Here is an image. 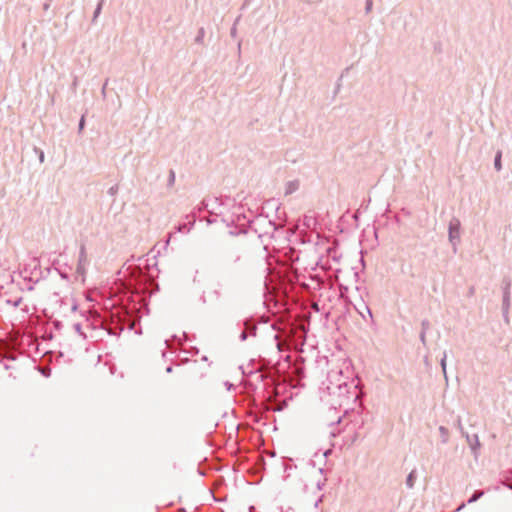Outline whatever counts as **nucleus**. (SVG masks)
<instances>
[{
  "instance_id": "nucleus-1",
  "label": "nucleus",
  "mask_w": 512,
  "mask_h": 512,
  "mask_svg": "<svg viewBox=\"0 0 512 512\" xmlns=\"http://www.w3.org/2000/svg\"><path fill=\"white\" fill-rule=\"evenodd\" d=\"M248 223L249 229L257 233L259 238L263 236L273 237L275 231L279 229L278 225L273 220H270L263 215L256 216Z\"/></svg>"
},
{
  "instance_id": "nucleus-2",
  "label": "nucleus",
  "mask_w": 512,
  "mask_h": 512,
  "mask_svg": "<svg viewBox=\"0 0 512 512\" xmlns=\"http://www.w3.org/2000/svg\"><path fill=\"white\" fill-rule=\"evenodd\" d=\"M510 288H511V279L509 277H505L502 280V291H503V299H502V314L504 320L509 322V309H510Z\"/></svg>"
},
{
  "instance_id": "nucleus-3",
  "label": "nucleus",
  "mask_w": 512,
  "mask_h": 512,
  "mask_svg": "<svg viewBox=\"0 0 512 512\" xmlns=\"http://www.w3.org/2000/svg\"><path fill=\"white\" fill-rule=\"evenodd\" d=\"M460 228V220L456 217H453L448 225V239L453 246L454 252H456L457 244L460 242Z\"/></svg>"
},
{
  "instance_id": "nucleus-4",
  "label": "nucleus",
  "mask_w": 512,
  "mask_h": 512,
  "mask_svg": "<svg viewBox=\"0 0 512 512\" xmlns=\"http://www.w3.org/2000/svg\"><path fill=\"white\" fill-rule=\"evenodd\" d=\"M214 204L222 205L218 197H214L211 200L203 199L201 203L197 207H195L192 212H195L197 214L204 210H207L209 213H214Z\"/></svg>"
},
{
  "instance_id": "nucleus-5",
  "label": "nucleus",
  "mask_w": 512,
  "mask_h": 512,
  "mask_svg": "<svg viewBox=\"0 0 512 512\" xmlns=\"http://www.w3.org/2000/svg\"><path fill=\"white\" fill-rule=\"evenodd\" d=\"M462 436L465 437L474 457L477 458L478 450L480 449V446H481L478 435L477 434L470 435L468 432L462 431Z\"/></svg>"
},
{
  "instance_id": "nucleus-6",
  "label": "nucleus",
  "mask_w": 512,
  "mask_h": 512,
  "mask_svg": "<svg viewBox=\"0 0 512 512\" xmlns=\"http://www.w3.org/2000/svg\"><path fill=\"white\" fill-rule=\"evenodd\" d=\"M88 263L87 254L85 250V246L81 245L80 251H79V258H78V264L76 268V273L78 275L84 276L86 273L85 266Z\"/></svg>"
},
{
  "instance_id": "nucleus-7",
  "label": "nucleus",
  "mask_w": 512,
  "mask_h": 512,
  "mask_svg": "<svg viewBox=\"0 0 512 512\" xmlns=\"http://www.w3.org/2000/svg\"><path fill=\"white\" fill-rule=\"evenodd\" d=\"M186 219L188 220L187 223H181L177 226L178 232H189L193 228L196 222V213L191 212L190 214L186 215Z\"/></svg>"
},
{
  "instance_id": "nucleus-8",
  "label": "nucleus",
  "mask_w": 512,
  "mask_h": 512,
  "mask_svg": "<svg viewBox=\"0 0 512 512\" xmlns=\"http://www.w3.org/2000/svg\"><path fill=\"white\" fill-rule=\"evenodd\" d=\"M317 219L314 212L309 211L303 217V226L308 230H316L317 228Z\"/></svg>"
},
{
  "instance_id": "nucleus-9",
  "label": "nucleus",
  "mask_w": 512,
  "mask_h": 512,
  "mask_svg": "<svg viewBox=\"0 0 512 512\" xmlns=\"http://www.w3.org/2000/svg\"><path fill=\"white\" fill-rule=\"evenodd\" d=\"M38 270L37 266L35 265L34 269L30 271V275H28V269L25 267L20 273L23 276V279L25 281H30L33 283H37L39 279L37 278L35 281L33 280L32 276L36 271Z\"/></svg>"
},
{
  "instance_id": "nucleus-10",
  "label": "nucleus",
  "mask_w": 512,
  "mask_h": 512,
  "mask_svg": "<svg viewBox=\"0 0 512 512\" xmlns=\"http://www.w3.org/2000/svg\"><path fill=\"white\" fill-rule=\"evenodd\" d=\"M244 327L248 334H250L251 336H256V332H257V326L255 323H253L252 321L250 320H246L244 322Z\"/></svg>"
},
{
  "instance_id": "nucleus-11",
  "label": "nucleus",
  "mask_w": 512,
  "mask_h": 512,
  "mask_svg": "<svg viewBox=\"0 0 512 512\" xmlns=\"http://www.w3.org/2000/svg\"><path fill=\"white\" fill-rule=\"evenodd\" d=\"M417 478V473L415 470H412L407 478H406V486L409 488V489H412L414 487V484H415V480Z\"/></svg>"
},
{
  "instance_id": "nucleus-12",
  "label": "nucleus",
  "mask_w": 512,
  "mask_h": 512,
  "mask_svg": "<svg viewBox=\"0 0 512 512\" xmlns=\"http://www.w3.org/2000/svg\"><path fill=\"white\" fill-rule=\"evenodd\" d=\"M494 168L496 171H500L502 169V151H497L494 157Z\"/></svg>"
},
{
  "instance_id": "nucleus-13",
  "label": "nucleus",
  "mask_w": 512,
  "mask_h": 512,
  "mask_svg": "<svg viewBox=\"0 0 512 512\" xmlns=\"http://www.w3.org/2000/svg\"><path fill=\"white\" fill-rule=\"evenodd\" d=\"M484 495V491L483 490H475L472 495L470 496V498L468 499L467 503L468 504H472V503H475L476 501H478L482 496Z\"/></svg>"
},
{
  "instance_id": "nucleus-14",
  "label": "nucleus",
  "mask_w": 512,
  "mask_h": 512,
  "mask_svg": "<svg viewBox=\"0 0 512 512\" xmlns=\"http://www.w3.org/2000/svg\"><path fill=\"white\" fill-rule=\"evenodd\" d=\"M105 0H99L93 13L92 22L95 23L99 15L101 14Z\"/></svg>"
},
{
  "instance_id": "nucleus-15",
  "label": "nucleus",
  "mask_w": 512,
  "mask_h": 512,
  "mask_svg": "<svg viewBox=\"0 0 512 512\" xmlns=\"http://www.w3.org/2000/svg\"><path fill=\"white\" fill-rule=\"evenodd\" d=\"M439 432H440V435H441V442L443 444H446L449 440V430L444 427V426H440L439 427Z\"/></svg>"
},
{
  "instance_id": "nucleus-16",
  "label": "nucleus",
  "mask_w": 512,
  "mask_h": 512,
  "mask_svg": "<svg viewBox=\"0 0 512 512\" xmlns=\"http://www.w3.org/2000/svg\"><path fill=\"white\" fill-rule=\"evenodd\" d=\"M247 233H248V228H246V227H241V228H237V227H236L235 229L229 230V232H228V234H229L230 236H234V237H235V236H239V235H241V234H244V235H245V234H247Z\"/></svg>"
},
{
  "instance_id": "nucleus-17",
  "label": "nucleus",
  "mask_w": 512,
  "mask_h": 512,
  "mask_svg": "<svg viewBox=\"0 0 512 512\" xmlns=\"http://www.w3.org/2000/svg\"><path fill=\"white\" fill-rule=\"evenodd\" d=\"M284 472L286 473L285 478H288L290 476V471L293 468H296V465L292 463V460L284 461Z\"/></svg>"
},
{
  "instance_id": "nucleus-18",
  "label": "nucleus",
  "mask_w": 512,
  "mask_h": 512,
  "mask_svg": "<svg viewBox=\"0 0 512 512\" xmlns=\"http://www.w3.org/2000/svg\"><path fill=\"white\" fill-rule=\"evenodd\" d=\"M299 187V183L297 181H290L288 182L287 184V187H286V194H292L293 192H295Z\"/></svg>"
},
{
  "instance_id": "nucleus-19",
  "label": "nucleus",
  "mask_w": 512,
  "mask_h": 512,
  "mask_svg": "<svg viewBox=\"0 0 512 512\" xmlns=\"http://www.w3.org/2000/svg\"><path fill=\"white\" fill-rule=\"evenodd\" d=\"M446 360H447V353L446 351L443 352V356L440 360V365H441V368H442V371H443V374H444V377L445 379L447 380L448 377H447V373H446V367H447V363H446Z\"/></svg>"
},
{
  "instance_id": "nucleus-20",
  "label": "nucleus",
  "mask_w": 512,
  "mask_h": 512,
  "mask_svg": "<svg viewBox=\"0 0 512 512\" xmlns=\"http://www.w3.org/2000/svg\"><path fill=\"white\" fill-rule=\"evenodd\" d=\"M205 37V29L201 27L195 37V43L202 44Z\"/></svg>"
},
{
  "instance_id": "nucleus-21",
  "label": "nucleus",
  "mask_w": 512,
  "mask_h": 512,
  "mask_svg": "<svg viewBox=\"0 0 512 512\" xmlns=\"http://www.w3.org/2000/svg\"><path fill=\"white\" fill-rule=\"evenodd\" d=\"M21 302H22V297H19L15 300H12V299L6 300V304L11 305L13 307H18L21 304Z\"/></svg>"
},
{
  "instance_id": "nucleus-22",
  "label": "nucleus",
  "mask_w": 512,
  "mask_h": 512,
  "mask_svg": "<svg viewBox=\"0 0 512 512\" xmlns=\"http://www.w3.org/2000/svg\"><path fill=\"white\" fill-rule=\"evenodd\" d=\"M174 183H175V172H174V170L171 169L169 171V177H168L167 185H168V187H172L174 185Z\"/></svg>"
},
{
  "instance_id": "nucleus-23",
  "label": "nucleus",
  "mask_w": 512,
  "mask_h": 512,
  "mask_svg": "<svg viewBox=\"0 0 512 512\" xmlns=\"http://www.w3.org/2000/svg\"><path fill=\"white\" fill-rule=\"evenodd\" d=\"M240 20V17H237L232 28L230 29V35L231 37L235 38L237 36V28H236V25L237 23L239 22Z\"/></svg>"
},
{
  "instance_id": "nucleus-24",
  "label": "nucleus",
  "mask_w": 512,
  "mask_h": 512,
  "mask_svg": "<svg viewBox=\"0 0 512 512\" xmlns=\"http://www.w3.org/2000/svg\"><path fill=\"white\" fill-rule=\"evenodd\" d=\"M430 328V322L427 319L421 322V332H427Z\"/></svg>"
},
{
  "instance_id": "nucleus-25",
  "label": "nucleus",
  "mask_w": 512,
  "mask_h": 512,
  "mask_svg": "<svg viewBox=\"0 0 512 512\" xmlns=\"http://www.w3.org/2000/svg\"><path fill=\"white\" fill-rule=\"evenodd\" d=\"M372 7H373V0H366L365 13L369 14L372 11Z\"/></svg>"
},
{
  "instance_id": "nucleus-26",
  "label": "nucleus",
  "mask_w": 512,
  "mask_h": 512,
  "mask_svg": "<svg viewBox=\"0 0 512 512\" xmlns=\"http://www.w3.org/2000/svg\"><path fill=\"white\" fill-rule=\"evenodd\" d=\"M118 189H119L118 185H117V184H115V185L111 186V187L108 189L107 193H108L110 196H115V195L117 194V192H118Z\"/></svg>"
},
{
  "instance_id": "nucleus-27",
  "label": "nucleus",
  "mask_w": 512,
  "mask_h": 512,
  "mask_svg": "<svg viewBox=\"0 0 512 512\" xmlns=\"http://www.w3.org/2000/svg\"><path fill=\"white\" fill-rule=\"evenodd\" d=\"M84 127H85V118H84V116H82L78 123L79 132H81L84 129Z\"/></svg>"
},
{
  "instance_id": "nucleus-28",
  "label": "nucleus",
  "mask_w": 512,
  "mask_h": 512,
  "mask_svg": "<svg viewBox=\"0 0 512 512\" xmlns=\"http://www.w3.org/2000/svg\"><path fill=\"white\" fill-rule=\"evenodd\" d=\"M249 336H251V335L248 334V332L246 330H243L239 335V339H240V341H245Z\"/></svg>"
},
{
  "instance_id": "nucleus-29",
  "label": "nucleus",
  "mask_w": 512,
  "mask_h": 512,
  "mask_svg": "<svg viewBox=\"0 0 512 512\" xmlns=\"http://www.w3.org/2000/svg\"><path fill=\"white\" fill-rule=\"evenodd\" d=\"M35 152L38 153L39 161L41 163H43L44 162V158H45L44 152L42 150H40V149H37V148H35Z\"/></svg>"
},
{
  "instance_id": "nucleus-30",
  "label": "nucleus",
  "mask_w": 512,
  "mask_h": 512,
  "mask_svg": "<svg viewBox=\"0 0 512 512\" xmlns=\"http://www.w3.org/2000/svg\"><path fill=\"white\" fill-rule=\"evenodd\" d=\"M420 341L423 343V345H426V332H420Z\"/></svg>"
},
{
  "instance_id": "nucleus-31",
  "label": "nucleus",
  "mask_w": 512,
  "mask_h": 512,
  "mask_svg": "<svg viewBox=\"0 0 512 512\" xmlns=\"http://www.w3.org/2000/svg\"><path fill=\"white\" fill-rule=\"evenodd\" d=\"M81 328H82V327H81V324H80V323H75V324H74V329H75V331L82 335L83 333H82Z\"/></svg>"
},
{
  "instance_id": "nucleus-32",
  "label": "nucleus",
  "mask_w": 512,
  "mask_h": 512,
  "mask_svg": "<svg viewBox=\"0 0 512 512\" xmlns=\"http://www.w3.org/2000/svg\"><path fill=\"white\" fill-rule=\"evenodd\" d=\"M58 273L62 279L69 280V276L66 272H62V271L58 270Z\"/></svg>"
},
{
  "instance_id": "nucleus-33",
  "label": "nucleus",
  "mask_w": 512,
  "mask_h": 512,
  "mask_svg": "<svg viewBox=\"0 0 512 512\" xmlns=\"http://www.w3.org/2000/svg\"><path fill=\"white\" fill-rule=\"evenodd\" d=\"M325 484V479L323 481L319 480L317 481V489L321 490Z\"/></svg>"
},
{
  "instance_id": "nucleus-34",
  "label": "nucleus",
  "mask_w": 512,
  "mask_h": 512,
  "mask_svg": "<svg viewBox=\"0 0 512 512\" xmlns=\"http://www.w3.org/2000/svg\"><path fill=\"white\" fill-rule=\"evenodd\" d=\"M457 427L459 428L460 432L462 433V431H465L463 426H462V423H461V420L458 419L457 420Z\"/></svg>"
},
{
  "instance_id": "nucleus-35",
  "label": "nucleus",
  "mask_w": 512,
  "mask_h": 512,
  "mask_svg": "<svg viewBox=\"0 0 512 512\" xmlns=\"http://www.w3.org/2000/svg\"><path fill=\"white\" fill-rule=\"evenodd\" d=\"M172 370H173V367L171 365L166 367V372L167 373H171Z\"/></svg>"
},
{
  "instance_id": "nucleus-36",
  "label": "nucleus",
  "mask_w": 512,
  "mask_h": 512,
  "mask_svg": "<svg viewBox=\"0 0 512 512\" xmlns=\"http://www.w3.org/2000/svg\"><path fill=\"white\" fill-rule=\"evenodd\" d=\"M322 501V497H320L316 502H315V507H318L319 503Z\"/></svg>"
},
{
  "instance_id": "nucleus-37",
  "label": "nucleus",
  "mask_w": 512,
  "mask_h": 512,
  "mask_svg": "<svg viewBox=\"0 0 512 512\" xmlns=\"http://www.w3.org/2000/svg\"><path fill=\"white\" fill-rule=\"evenodd\" d=\"M464 507H465V503H462V504L457 508V510H456V511H460V510H461V509H463Z\"/></svg>"
},
{
  "instance_id": "nucleus-38",
  "label": "nucleus",
  "mask_w": 512,
  "mask_h": 512,
  "mask_svg": "<svg viewBox=\"0 0 512 512\" xmlns=\"http://www.w3.org/2000/svg\"><path fill=\"white\" fill-rule=\"evenodd\" d=\"M33 289H34V286H33V285H30V286H28V287H27V290H28V291H32Z\"/></svg>"
},
{
  "instance_id": "nucleus-39",
  "label": "nucleus",
  "mask_w": 512,
  "mask_h": 512,
  "mask_svg": "<svg viewBox=\"0 0 512 512\" xmlns=\"http://www.w3.org/2000/svg\"><path fill=\"white\" fill-rule=\"evenodd\" d=\"M198 352H199L198 348H196V347H195V348H193V353H194V354H198Z\"/></svg>"
},
{
  "instance_id": "nucleus-40",
  "label": "nucleus",
  "mask_w": 512,
  "mask_h": 512,
  "mask_svg": "<svg viewBox=\"0 0 512 512\" xmlns=\"http://www.w3.org/2000/svg\"><path fill=\"white\" fill-rule=\"evenodd\" d=\"M240 259H241V257L238 255V256L235 258L234 262L236 263V262L240 261Z\"/></svg>"
},
{
  "instance_id": "nucleus-41",
  "label": "nucleus",
  "mask_w": 512,
  "mask_h": 512,
  "mask_svg": "<svg viewBox=\"0 0 512 512\" xmlns=\"http://www.w3.org/2000/svg\"><path fill=\"white\" fill-rule=\"evenodd\" d=\"M474 293V288L471 287L470 290H469V294L472 295Z\"/></svg>"
},
{
  "instance_id": "nucleus-42",
  "label": "nucleus",
  "mask_w": 512,
  "mask_h": 512,
  "mask_svg": "<svg viewBox=\"0 0 512 512\" xmlns=\"http://www.w3.org/2000/svg\"><path fill=\"white\" fill-rule=\"evenodd\" d=\"M54 325H55L56 328H58L60 326V322L57 321V322L54 323Z\"/></svg>"
},
{
  "instance_id": "nucleus-43",
  "label": "nucleus",
  "mask_w": 512,
  "mask_h": 512,
  "mask_svg": "<svg viewBox=\"0 0 512 512\" xmlns=\"http://www.w3.org/2000/svg\"><path fill=\"white\" fill-rule=\"evenodd\" d=\"M249 0H245L244 4H243V8L248 4Z\"/></svg>"
},
{
  "instance_id": "nucleus-44",
  "label": "nucleus",
  "mask_w": 512,
  "mask_h": 512,
  "mask_svg": "<svg viewBox=\"0 0 512 512\" xmlns=\"http://www.w3.org/2000/svg\"><path fill=\"white\" fill-rule=\"evenodd\" d=\"M207 223H208V224H212V223H213V220H211V219H207Z\"/></svg>"
},
{
  "instance_id": "nucleus-45",
  "label": "nucleus",
  "mask_w": 512,
  "mask_h": 512,
  "mask_svg": "<svg viewBox=\"0 0 512 512\" xmlns=\"http://www.w3.org/2000/svg\"><path fill=\"white\" fill-rule=\"evenodd\" d=\"M202 360H203V361H207V360H208L207 356H203V357H202Z\"/></svg>"
},
{
  "instance_id": "nucleus-46",
  "label": "nucleus",
  "mask_w": 512,
  "mask_h": 512,
  "mask_svg": "<svg viewBox=\"0 0 512 512\" xmlns=\"http://www.w3.org/2000/svg\"><path fill=\"white\" fill-rule=\"evenodd\" d=\"M42 375L45 376V377H48V374H46V371H43Z\"/></svg>"
},
{
  "instance_id": "nucleus-47",
  "label": "nucleus",
  "mask_w": 512,
  "mask_h": 512,
  "mask_svg": "<svg viewBox=\"0 0 512 512\" xmlns=\"http://www.w3.org/2000/svg\"><path fill=\"white\" fill-rule=\"evenodd\" d=\"M42 375L45 376V377H48V374H46V371H43Z\"/></svg>"
},
{
  "instance_id": "nucleus-48",
  "label": "nucleus",
  "mask_w": 512,
  "mask_h": 512,
  "mask_svg": "<svg viewBox=\"0 0 512 512\" xmlns=\"http://www.w3.org/2000/svg\"><path fill=\"white\" fill-rule=\"evenodd\" d=\"M42 375L45 376V377H48V374H46V371H43Z\"/></svg>"
},
{
  "instance_id": "nucleus-49",
  "label": "nucleus",
  "mask_w": 512,
  "mask_h": 512,
  "mask_svg": "<svg viewBox=\"0 0 512 512\" xmlns=\"http://www.w3.org/2000/svg\"><path fill=\"white\" fill-rule=\"evenodd\" d=\"M42 375L45 376V377H48V374H46V371H43Z\"/></svg>"
},
{
  "instance_id": "nucleus-50",
  "label": "nucleus",
  "mask_w": 512,
  "mask_h": 512,
  "mask_svg": "<svg viewBox=\"0 0 512 512\" xmlns=\"http://www.w3.org/2000/svg\"><path fill=\"white\" fill-rule=\"evenodd\" d=\"M23 310H24L25 312H28V307L26 306Z\"/></svg>"
}]
</instances>
